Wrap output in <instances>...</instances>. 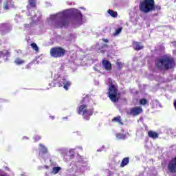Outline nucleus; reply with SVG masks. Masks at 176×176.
Wrapping results in <instances>:
<instances>
[{"instance_id":"1","label":"nucleus","mask_w":176,"mask_h":176,"mask_svg":"<svg viewBox=\"0 0 176 176\" xmlns=\"http://www.w3.org/2000/svg\"><path fill=\"white\" fill-rule=\"evenodd\" d=\"M71 17L74 24L81 25L82 21H83V15L80 10H74L73 12L65 10L55 16V19H58L54 24V28H64V27H68V25H69V21L68 19Z\"/></svg>"},{"instance_id":"2","label":"nucleus","mask_w":176,"mask_h":176,"mask_svg":"<svg viewBox=\"0 0 176 176\" xmlns=\"http://www.w3.org/2000/svg\"><path fill=\"white\" fill-rule=\"evenodd\" d=\"M155 65L158 69L164 70L170 69L175 65L174 58L170 56H164L161 58L157 59Z\"/></svg>"},{"instance_id":"3","label":"nucleus","mask_w":176,"mask_h":176,"mask_svg":"<svg viewBox=\"0 0 176 176\" xmlns=\"http://www.w3.org/2000/svg\"><path fill=\"white\" fill-rule=\"evenodd\" d=\"M139 8L143 13H149L153 10H160V6H155L154 0H144L141 2Z\"/></svg>"},{"instance_id":"4","label":"nucleus","mask_w":176,"mask_h":176,"mask_svg":"<svg viewBox=\"0 0 176 176\" xmlns=\"http://www.w3.org/2000/svg\"><path fill=\"white\" fill-rule=\"evenodd\" d=\"M78 113L81 115L85 120H90V117L94 113V107L88 109L87 104H81L78 107Z\"/></svg>"},{"instance_id":"5","label":"nucleus","mask_w":176,"mask_h":176,"mask_svg":"<svg viewBox=\"0 0 176 176\" xmlns=\"http://www.w3.org/2000/svg\"><path fill=\"white\" fill-rule=\"evenodd\" d=\"M67 54V50L63 47L55 46L50 49V54L52 58H61Z\"/></svg>"},{"instance_id":"6","label":"nucleus","mask_w":176,"mask_h":176,"mask_svg":"<svg viewBox=\"0 0 176 176\" xmlns=\"http://www.w3.org/2000/svg\"><path fill=\"white\" fill-rule=\"evenodd\" d=\"M120 98V93L118 91V87L113 85H111V101L112 102H118Z\"/></svg>"},{"instance_id":"7","label":"nucleus","mask_w":176,"mask_h":176,"mask_svg":"<svg viewBox=\"0 0 176 176\" xmlns=\"http://www.w3.org/2000/svg\"><path fill=\"white\" fill-rule=\"evenodd\" d=\"M56 85L58 87H63V86L65 90H68V87L71 86V82L67 80L65 78H58Z\"/></svg>"},{"instance_id":"8","label":"nucleus","mask_w":176,"mask_h":176,"mask_svg":"<svg viewBox=\"0 0 176 176\" xmlns=\"http://www.w3.org/2000/svg\"><path fill=\"white\" fill-rule=\"evenodd\" d=\"M142 113V108L140 107H135L131 109V115H133V116H137L138 115H140V113Z\"/></svg>"},{"instance_id":"9","label":"nucleus","mask_w":176,"mask_h":176,"mask_svg":"<svg viewBox=\"0 0 176 176\" xmlns=\"http://www.w3.org/2000/svg\"><path fill=\"white\" fill-rule=\"evenodd\" d=\"M102 65L104 67L106 71H111V62L108 60H103L102 61Z\"/></svg>"},{"instance_id":"10","label":"nucleus","mask_w":176,"mask_h":176,"mask_svg":"<svg viewBox=\"0 0 176 176\" xmlns=\"http://www.w3.org/2000/svg\"><path fill=\"white\" fill-rule=\"evenodd\" d=\"M133 49L135 50H142V49H144V45L142 43L140 42H133Z\"/></svg>"},{"instance_id":"11","label":"nucleus","mask_w":176,"mask_h":176,"mask_svg":"<svg viewBox=\"0 0 176 176\" xmlns=\"http://www.w3.org/2000/svg\"><path fill=\"white\" fill-rule=\"evenodd\" d=\"M108 49V45L107 44H103L101 47L98 48L97 50V53H101L102 54H104L107 50Z\"/></svg>"},{"instance_id":"12","label":"nucleus","mask_w":176,"mask_h":176,"mask_svg":"<svg viewBox=\"0 0 176 176\" xmlns=\"http://www.w3.org/2000/svg\"><path fill=\"white\" fill-rule=\"evenodd\" d=\"M3 9L4 10H9V8H14V6L12 4V0L8 1L3 3Z\"/></svg>"},{"instance_id":"13","label":"nucleus","mask_w":176,"mask_h":176,"mask_svg":"<svg viewBox=\"0 0 176 176\" xmlns=\"http://www.w3.org/2000/svg\"><path fill=\"white\" fill-rule=\"evenodd\" d=\"M148 137H150V138H153V140H156V138H159V133H157L153 131H148Z\"/></svg>"},{"instance_id":"14","label":"nucleus","mask_w":176,"mask_h":176,"mask_svg":"<svg viewBox=\"0 0 176 176\" xmlns=\"http://www.w3.org/2000/svg\"><path fill=\"white\" fill-rule=\"evenodd\" d=\"M24 63H25V60H22L21 58H16L14 60V63L16 65H23V64H24Z\"/></svg>"},{"instance_id":"15","label":"nucleus","mask_w":176,"mask_h":176,"mask_svg":"<svg viewBox=\"0 0 176 176\" xmlns=\"http://www.w3.org/2000/svg\"><path fill=\"white\" fill-rule=\"evenodd\" d=\"M112 122H116V123H118V124H120V126H123V122H122V120L120 119V116L114 118L112 120Z\"/></svg>"},{"instance_id":"16","label":"nucleus","mask_w":176,"mask_h":176,"mask_svg":"<svg viewBox=\"0 0 176 176\" xmlns=\"http://www.w3.org/2000/svg\"><path fill=\"white\" fill-rule=\"evenodd\" d=\"M116 137H117L118 140H126V138H127V136L123 133H116Z\"/></svg>"},{"instance_id":"17","label":"nucleus","mask_w":176,"mask_h":176,"mask_svg":"<svg viewBox=\"0 0 176 176\" xmlns=\"http://www.w3.org/2000/svg\"><path fill=\"white\" fill-rule=\"evenodd\" d=\"M129 158H124L121 162L120 167H124V166H127V164H129Z\"/></svg>"},{"instance_id":"18","label":"nucleus","mask_w":176,"mask_h":176,"mask_svg":"<svg viewBox=\"0 0 176 176\" xmlns=\"http://www.w3.org/2000/svg\"><path fill=\"white\" fill-rule=\"evenodd\" d=\"M39 146L41 149L42 153H43V154L47 153V148H46V146H45V145H43V144H39Z\"/></svg>"},{"instance_id":"19","label":"nucleus","mask_w":176,"mask_h":176,"mask_svg":"<svg viewBox=\"0 0 176 176\" xmlns=\"http://www.w3.org/2000/svg\"><path fill=\"white\" fill-rule=\"evenodd\" d=\"M122 30H123V28H120L118 29H116L115 30V32L113 33V36H118V35H119V34H120V32H122Z\"/></svg>"},{"instance_id":"20","label":"nucleus","mask_w":176,"mask_h":176,"mask_svg":"<svg viewBox=\"0 0 176 176\" xmlns=\"http://www.w3.org/2000/svg\"><path fill=\"white\" fill-rule=\"evenodd\" d=\"M60 170L61 167L60 166L54 167L52 169V173H54V174H58Z\"/></svg>"},{"instance_id":"21","label":"nucleus","mask_w":176,"mask_h":176,"mask_svg":"<svg viewBox=\"0 0 176 176\" xmlns=\"http://www.w3.org/2000/svg\"><path fill=\"white\" fill-rule=\"evenodd\" d=\"M31 47L33 49V50H35V52H38L39 50V47H38V45L35 43H32L30 44Z\"/></svg>"},{"instance_id":"22","label":"nucleus","mask_w":176,"mask_h":176,"mask_svg":"<svg viewBox=\"0 0 176 176\" xmlns=\"http://www.w3.org/2000/svg\"><path fill=\"white\" fill-rule=\"evenodd\" d=\"M153 104L154 107H159L160 108H162V104L157 100H154L153 102Z\"/></svg>"},{"instance_id":"23","label":"nucleus","mask_w":176,"mask_h":176,"mask_svg":"<svg viewBox=\"0 0 176 176\" xmlns=\"http://www.w3.org/2000/svg\"><path fill=\"white\" fill-rule=\"evenodd\" d=\"M1 25L2 27H3V28H7V30H8L9 31L12 30V26H10L8 23H3Z\"/></svg>"},{"instance_id":"24","label":"nucleus","mask_w":176,"mask_h":176,"mask_svg":"<svg viewBox=\"0 0 176 176\" xmlns=\"http://www.w3.org/2000/svg\"><path fill=\"white\" fill-rule=\"evenodd\" d=\"M116 65L118 69H122L123 68V63L119 60L116 62Z\"/></svg>"},{"instance_id":"25","label":"nucleus","mask_w":176,"mask_h":176,"mask_svg":"<svg viewBox=\"0 0 176 176\" xmlns=\"http://www.w3.org/2000/svg\"><path fill=\"white\" fill-rule=\"evenodd\" d=\"M42 138V137H41V135H34L33 138L34 142H38V141H40V140Z\"/></svg>"},{"instance_id":"26","label":"nucleus","mask_w":176,"mask_h":176,"mask_svg":"<svg viewBox=\"0 0 176 176\" xmlns=\"http://www.w3.org/2000/svg\"><path fill=\"white\" fill-rule=\"evenodd\" d=\"M111 17H114V18L118 17V12L111 10Z\"/></svg>"},{"instance_id":"27","label":"nucleus","mask_w":176,"mask_h":176,"mask_svg":"<svg viewBox=\"0 0 176 176\" xmlns=\"http://www.w3.org/2000/svg\"><path fill=\"white\" fill-rule=\"evenodd\" d=\"M146 102H148V100L146 99H141L140 101L141 105H146Z\"/></svg>"},{"instance_id":"28","label":"nucleus","mask_w":176,"mask_h":176,"mask_svg":"<svg viewBox=\"0 0 176 176\" xmlns=\"http://www.w3.org/2000/svg\"><path fill=\"white\" fill-rule=\"evenodd\" d=\"M108 92H107V96L109 98H111V83L109 82V88H108Z\"/></svg>"},{"instance_id":"29","label":"nucleus","mask_w":176,"mask_h":176,"mask_svg":"<svg viewBox=\"0 0 176 176\" xmlns=\"http://www.w3.org/2000/svg\"><path fill=\"white\" fill-rule=\"evenodd\" d=\"M34 64V63L31 62L29 64H28L25 66L26 69H30L31 68V67H32V65Z\"/></svg>"},{"instance_id":"30","label":"nucleus","mask_w":176,"mask_h":176,"mask_svg":"<svg viewBox=\"0 0 176 176\" xmlns=\"http://www.w3.org/2000/svg\"><path fill=\"white\" fill-rule=\"evenodd\" d=\"M102 41L103 42H105L106 43H108V42H109V41H108V39H105V38H102Z\"/></svg>"},{"instance_id":"31","label":"nucleus","mask_w":176,"mask_h":176,"mask_svg":"<svg viewBox=\"0 0 176 176\" xmlns=\"http://www.w3.org/2000/svg\"><path fill=\"white\" fill-rule=\"evenodd\" d=\"M25 28H30V24H24Z\"/></svg>"},{"instance_id":"32","label":"nucleus","mask_w":176,"mask_h":176,"mask_svg":"<svg viewBox=\"0 0 176 176\" xmlns=\"http://www.w3.org/2000/svg\"><path fill=\"white\" fill-rule=\"evenodd\" d=\"M50 118L53 120H54V116H50Z\"/></svg>"},{"instance_id":"33","label":"nucleus","mask_w":176,"mask_h":176,"mask_svg":"<svg viewBox=\"0 0 176 176\" xmlns=\"http://www.w3.org/2000/svg\"><path fill=\"white\" fill-rule=\"evenodd\" d=\"M107 12L109 13V14H111V9L108 10Z\"/></svg>"},{"instance_id":"34","label":"nucleus","mask_w":176,"mask_h":176,"mask_svg":"<svg viewBox=\"0 0 176 176\" xmlns=\"http://www.w3.org/2000/svg\"><path fill=\"white\" fill-rule=\"evenodd\" d=\"M3 54L2 52H0V57L3 55Z\"/></svg>"},{"instance_id":"35","label":"nucleus","mask_w":176,"mask_h":176,"mask_svg":"<svg viewBox=\"0 0 176 176\" xmlns=\"http://www.w3.org/2000/svg\"><path fill=\"white\" fill-rule=\"evenodd\" d=\"M45 168L49 169V166H45Z\"/></svg>"},{"instance_id":"36","label":"nucleus","mask_w":176,"mask_h":176,"mask_svg":"<svg viewBox=\"0 0 176 176\" xmlns=\"http://www.w3.org/2000/svg\"><path fill=\"white\" fill-rule=\"evenodd\" d=\"M155 16H157V14H155Z\"/></svg>"}]
</instances>
